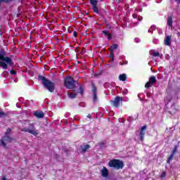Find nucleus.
<instances>
[{"label": "nucleus", "mask_w": 180, "mask_h": 180, "mask_svg": "<svg viewBox=\"0 0 180 180\" xmlns=\"http://www.w3.org/2000/svg\"><path fill=\"white\" fill-rule=\"evenodd\" d=\"M34 116L38 119H43V117H44V112H43V111L37 110L34 112Z\"/></svg>", "instance_id": "nucleus-13"}, {"label": "nucleus", "mask_w": 180, "mask_h": 180, "mask_svg": "<svg viewBox=\"0 0 180 180\" xmlns=\"http://www.w3.org/2000/svg\"><path fill=\"white\" fill-rule=\"evenodd\" d=\"M110 58H112V61H114L115 53H113V51L110 50Z\"/></svg>", "instance_id": "nucleus-23"}, {"label": "nucleus", "mask_w": 180, "mask_h": 180, "mask_svg": "<svg viewBox=\"0 0 180 180\" xmlns=\"http://www.w3.org/2000/svg\"><path fill=\"white\" fill-rule=\"evenodd\" d=\"M102 34H104L105 37H107L108 40H111L112 39V34L109 32L108 30H103L101 32Z\"/></svg>", "instance_id": "nucleus-14"}, {"label": "nucleus", "mask_w": 180, "mask_h": 180, "mask_svg": "<svg viewBox=\"0 0 180 180\" xmlns=\"http://www.w3.org/2000/svg\"><path fill=\"white\" fill-rule=\"evenodd\" d=\"M167 175V173L165 172H163L161 174V178H165V176Z\"/></svg>", "instance_id": "nucleus-31"}, {"label": "nucleus", "mask_w": 180, "mask_h": 180, "mask_svg": "<svg viewBox=\"0 0 180 180\" xmlns=\"http://www.w3.org/2000/svg\"><path fill=\"white\" fill-rule=\"evenodd\" d=\"M147 129V125H143L140 130L139 137L141 141H144V134H146V129Z\"/></svg>", "instance_id": "nucleus-11"}, {"label": "nucleus", "mask_w": 180, "mask_h": 180, "mask_svg": "<svg viewBox=\"0 0 180 180\" xmlns=\"http://www.w3.org/2000/svg\"><path fill=\"white\" fill-rule=\"evenodd\" d=\"M73 36L74 37H78V32L77 31L73 32Z\"/></svg>", "instance_id": "nucleus-29"}, {"label": "nucleus", "mask_w": 180, "mask_h": 180, "mask_svg": "<svg viewBox=\"0 0 180 180\" xmlns=\"http://www.w3.org/2000/svg\"><path fill=\"white\" fill-rule=\"evenodd\" d=\"M119 47V45L117 44H113L112 46H110V50L111 51H113V50H116Z\"/></svg>", "instance_id": "nucleus-20"}, {"label": "nucleus", "mask_w": 180, "mask_h": 180, "mask_svg": "<svg viewBox=\"0 0 180 180\" xmlns=\"http://www.w3.org/2000/svg\"><path fill=\"white\" fill-rule=\"evenodd\" d=\"M122 102H123V97L116 96L114 100H111L110 101V103L112 105V106H114V108H120Z\"/></svg>", "instance_id": "nucleus-6"}, {"label": "nucleus", "mask_w": 180, "mask_h": 180, "mask_svg": "<svg viewBox=\"0 0 180 180\" xmlns=\"http://www.w3.org/2000/svg\"><path fill=\"white\" fill-rule=\"evenodd\" d=\"M91 92L94 95L93 102L94 103H96L98 102V88L94 82H91Z\"/></svg>", "instance_id": "nucleus-7"}, {"label": "nucleus", "mask_w": 180, "mask_h": 180, "mask_svg": "<svg viewBox=\"0 0 180 180\" xmlns=\"http://www.w3.org/2000/svg\"><path fill=\"white\" fill-rule=\"evenodd\" d=\"M174 20H172V15L167 17V25L169 27H172Z\"/></svg>", "instance_id": "nucleus-16"}, {"label": "nucleus", "mask_w": 180, "mask_h": 180, "mask_svg": "<svg viewBox=\"0 0 180 180\" xmlns=\"http://www.w3.org/2000/svg\"><path fill=\"white\" fill-rule=\"evenodd\" d=\"M87 117H89V119H91V117H92V116H91L90 114H89V115H87Z\"/></svg>", "instance_id": "nucleus-34"}, {"label": "nucleus", "mask_w": 180, "mask_h": 180, "mask_svg": "<svg viewBox=\"0 0 180 180\" xmlns=\"http://www.w3.org/2000/svg\"><path fill=\"white\" fill-rule=\"evenodd\" d=\"M30 128H22L21 129V131H24L25 133H30V134H32L33 136H37L39 133H37V130H36V127H34V124H30Z\"/></svg>", "instance_id": "nucleus-5"}, {"label": "nucleus", "mask_w": 180, "mask_h": 180, "mask_svg": "<svg viewBox=\"0 0 180 180\" xmlns=\"http://www.w3.org/2000/svg\"><path fill=\"white\" fill-rule=\"evenodd\" d=\"M2 2H5V4H8V2H11L12 0H1Z\"/></svg>", "instance_id": "nucleus-33"}, {"label": "nucleus", "mask_w": 180, "mask_h": 180, "mask_svg": "<svg viewBox=\"0 0 180 180\" xmlns=\"http://www.w3.org/2000/svg\"><path fill=\"white\" fill-rule=\"evenodd\" d=\"M5 116V112L0 111V117H4Z\"/></svg>", "instance_id": "nucleus-32"}, {"label": "nucleus", "mask_w": 180, "mask_h": 180, "mask_svg": "<svg viewBox=\"0 0 180 180\" xmlns=\"http://www.w3.org/2000/svg\"><path fill=\"white\" fill-rule=\"evenodd\" d=\"M177 151H178V146L177 145H174V149H173V150L172 152V154L175 155V154H176Z\"/></svg>", "instance_id": "nucleus-22"}, {"label": "nucleus", "mask_w": 180, "mask_h": 180, "mask_svg": "<svg viewBox=\"0 0 180 180\" xmlns=\"http://www.w3.org/2000/svg\"><path fill=\"white\" fill-rule=\"evenodd\" d=\"M165 46H171V36H167L165 39Z\"/></svg>", "instance_id": "nucleus-17"}, {"label": "nucleus", "mask_w": 180, "mask_h": 180, "mask_svg": "<svg viewBox=\"0 0 180 180\" xmlns=\"http://www.w3.org/2000/svg\"><path fill=\"white\" fill-rule=\"evenodd\" d=\"M75 84H78V81H75L72 76H68L64 79V86L68 89H74Z\"/></svg>", "instance_id": "nucleus-4"}, {"label": "nucleus", "mask_w": 180, "mask_h": 180, "mask_svg": "<svg viewBox=\"0 0 180 180\" xmlns=\"http://www.w3.org/2000/svg\"><path fill=\"white\" fill-rule=\"evenodd\" d=\"M120 65H127L129 64V62L127 60H125L124 62H120Z\"/></svg>", "instance_id": "nucleus-27"}, {"label": "nucleus", "mask_w": 180, "mask_h": 180, "mask_svg": "<svg viewBox=\"0 0 180 180\" xmlns=\"http://www.w3.org/2000/svg\"><path fill=\"white\" fill-rule=\"evenodd\" d=\"M79 94L84 95V88H82V86L81 84H79Z\"/></svg>", "instance_id": "nucleus-24"}, {"label": "nucleus", "mask_w": 180, "mask_h": 180, "mask_svg": "<svg viewBox=\"0 0 180 180\" xmlns=\"http://www.w3.org/2000/svg\"><path fill=\"white\" fill-rule=\"evenodd\" d=\"M152 55L153 57H160V52H153Z\"/></svg>", "instance_id": "nucleus-26"}, {"label": "nucleus", "mask_w": 180, "mask_h": 180, "mask_svg": "<svg viewBox=\"0 0 180 180\" xmlns=\"http://www.w3.org/2000/svg\"><path fill=\"white\" fill-rule=\"evenodd\" d=\"M132 16H133V18H134V19H136V18H137V17L136 16V15H134V14Z\"/></svg>", "instance_id": "nucleus-37"}, {"label": "nucleus", "mask_w": 180, "mask_h": 180, "mask_svg": "<svg viewBox=\"0 0 180 180\" xmlns=\"http://www.w3.org/2000/svg\"><path fill=\"white\" fill-rule=\"evenodd\" d=\"M68 33H71V31H70V30H68Z\"/></svg>", "instance_id": "nucleus-39"}, {"label": "nucleus", "mask_w": 180, "mask_h": 180, "mask_svg": "<svg viewBox=\"0 0 180 180\" xmlns=\"http://www.w3.org/2000/svg\"><path fill=\"white\" fill-rule=\"evenodd\" d=\"M11 131H12V129H11V128H8L5 133V136H9V134H11Z\"/></svg>", "instance_id": "nucleus-25"}, {"label": "nucleus", "mask_w": 180, "mask_h": 180, "mask_svg": "<svg viewBox=\"0 0 180 180\" xmlns=\"http://www.w3.org/2000/svg\"><path fill=\"white\" fill-rule=\"evenodd\" d=\"M68 95L70 99H75V98H77V96L78 95V93H70L68 92Z\"/></svg>", "instance_id": "nucleus-19"}, {"label": "nucleus", "mask_w": 180, "mask_h": 180, "mask_svg": "<svg viewBox=\"0 0 180 180\" xmlns=\"http://www.w3.org/2000/svg\"><path fill=\"white\" fill-rule=\"evenodd\" d=\"M75 53H78V48H76V49H75Z\"/></svg>", "instance_id": "nucleus-36"}, {"label": "nucleus", "mask_w": 180, "mask_h": 180, "mask_svg": "<svg viewBox=\"0 0 180 180\" xmlns=\"http://www.w3.org/2000/svg\"><path fill=\"white\" fill-rule=\"evenodd\" d=\"M108 167L115 168V169H123L124 162L119 159H112L108 162Z\"/></svg>", "instance_id": "nucleus-3"}, {"label": "nucleus", "mask_w": 180, "mask_h": 180, "mask_svg": "<svg viewBox=\"0 0 180 180\" xmlns=\"http://www.w3.org/2000/svg\"><path fill=\"white\" fill-rule=\"evenodd\" d=\"M177 36H180V32H177Z\"/></svg>", "instance_id": "nucleus-38"}, {"label": "nucleus", "mask_w": 180, "mask_h": 180, "mask_svg": "<svg viewBox=\"0 0 180 180\" xmlns=\"http://www.w3.org/2000/svg\"><path fill=\"white\" fill-rule=\"evenodd\" d=\"M6 55V52L2 50L0 52V67H2L3 70H8V65H13V60L10 57L5 56Z\"/></svg>", "instance_id": "nucleus-1"}, {"label": "nucleus", "mask_w": 180, "mask_h": 180, "mask_svg": "<svg viewBox=\"0 0 180 180\" xmlns=\"http://www.w3.org/2000/svg\"><path fill=\"white\" fill-rule=\"evenodd\" d=\"M90 4L92 6V9L95 13H99V9L98 8V0H90Z\"/></svg>", "instance_id": "nucleus-10"}, {"label": "nucleus", "mask_w": 180, "mask_h": 180, "mask_svg": "<svg viewBox=\"0 0 180 180\" xmlns=\"http://www.w3.org/2000/svg\"><path fill=\"white\" fill-rule=\"evenodd\" d=\"M1 2H2V0H0V5H1Z\"/></svg>", "instance_id": "nucleus-40"}, {"label": "nucleus", "mask_w": 180, "mask_h": 180, "mask_svg": "<svg viewBox=\"0 0 180 180\" xmlns=\"http://www.w3.org/2000/svg\"><path fill=\"white\" fill-rule=\"evenodd\" d=\"M1 180H6V177L5 176H4L1 179Z\"/></svg>", "instance_id": "nucleus-35"}, {"label": "nucleus", "mask_w": 180, "mask_h": 180, "mask_svg": "<svg viewBox=\"0 0 180 180\" xmlns=\"http://www.w3.org/2000/svg\"><path fill=\"white\" fill-rule=\"evenodd\" d=\"M10 74H11V75H16V74H17L16 70H11L10 71Z\"/></svg>", "instance_id": "nucleus-28"}, {"label": "nucleus", "mask_w": 180, "mask_h": 180, "mask_svg": "<svg viewBox=\"0 0 180 180\" xmlns=\"http://www.w3.org/2000/svg\"><path fill=\"white\" fill-rule=\"evenodd\" d=\"M157 83V78L155 77V76H151L150 77H149V81L146 82V84H145V88H146V89H148L149 88H151V86H153V85H154V84Z\"/></svg>", "instance_id": "nucleus-9"}, {"label": "nucleus", "mask_w": 180, "mask_h": 180, "mask_svg": "<svg viewBox=\"0 0 180 180\" xmlns=\"http://www.w3.org/2000/svg\"><path fill=\"white\" fill-rule=\"evenodd\" d=\"M118 79H120V81H122V82H124V81L127 79V76L126 75V74H122L119 75Z\"/></svg>", "instance_id": "nucleus-18"}, {"label": "nucleus", "mask_w": 180, "mask_h": 180, "mask_svg": "<svg viewBox=\"0 0 180 180\" xmlns=\"http://www.w3.org/2000/svg\"><path fill=\"white\" fill-rule=\"evenodd\" d=\"M101 174L103 178H108V176H109V170L106 167H103V169L101 170Z\"/></svg>", "instance_id": "nucleus-12"}, {"label": "nucleus", "mask_w": 180, "mask_h": 180, "mask_svg": "<svg viewBox=\"0 0 180 180\" xmlns=\"http://www.w3.org/2000/svg\"><path fill=\"white\" fill-rule=\"evenodd\" d=\"M89 148H91V146L89 144L80 146V150L83 154H85Z\"/></svg>", "instance_id": "nucleus-15"}, {"label": "nucleus", "mask_w": 180, "mask_h": 180, "mask_svg": "<svg viewBox=\"0 0 180 180\" xmlns=\"http://www.w3.org/2000/svg\"><path fill=\"white\" fill-rule=\"evenodd\" d=\"M13 140V139L11 136H9L8 135H5L4 136H3L0 141L2 147H4V148H6V143H12V141ZM5 141L6 143H5Z\"/></svg>", "instance_id": "nucleus-8"}, {"label": "nucleus", "mask_w": 180, "mask_h": 180, "mask_svg": "<svg viewBox=\"0 0 180 180\" xmlns=\"http://www.w3.org/2000/svg\"><path fill=\"white\" fill-rule=\"evenodd\" d=\"M38 79L41 81L45 89H47L49 92H54V90L56 89V83L49 80V79L42 75H39Z\"/></svg>", "instance_id": "nucleus-2"}, {"label": "nucleus", "mask_w": 180, "mask_h": 180, "mask_svg": "<svg viewBox=\"0 0 180 180\" xmlns=\"http://www.w3.org/2000/svg\"><path fill=\"white\" fill-rule=\"evenodd\" d=\"M54 158H55V160H58L60 158V155L58 154H55Z\"/></svg>", "instance_id": "nucleus-30"}, {"label": "nucleus", "mask_w": 180, "mask_h": 180, "mask_svg": "<svg viewBox=\"0 0 180 180\" xmlns=\"http://www.w3.org/2000/svg\"><path fill=\"white\" fill-rule=\"evenodd\" d=\"M174 155L173 153L170 154V155L168 158L167 161V164H171V161H172V160H174Z\"/></svg>", "instance_id": "nucleus-21"}]
</instances>
